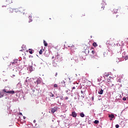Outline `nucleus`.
<instances>
[{
	"instance_id": "23",
	"label": "nucleus",
	"mask_w": 128,
	"mask_h": 128,
	"mask_svg": "<svg viewBox=\"0 0 128 128\" xmlns=\"http://www.w3.org/2000/svg\"><path fill=\"white\" fill-rule=\"evenodd\" d=\"M113 10L115 14H116L118 12V10L116 9H114Z\"/></svg>"
},
{
	"instance_id": "38",
	"label": "nucleus",
	"mask_w": 128,
	"mask_h": 128,
	"mask_svg": "<svg viewBox=\"0 0 128 128\" xmlns=\"http://www.w3.org/2000/svg\"><path fill=\"white\" fill-rule=\"evenodd\" d=\"M92 100H94V97H92Z\"/></svg>"
},
{
	"instance_id": "16",
	"label": "nucleus",
	"mask_w": 128,
	"mask_h": 128,
	"mask_svg": "<svg viewBox=\"0 0 128 128\" xmlns=\"http://www.w3.org/2000/svg\"><path fill=\"white\" fill-rule=\"evenodd\" d=\"M98 122H100V121H98V120H95L94 122V124H98Z\"/></svg>"
},
{
	"instance_id": "18",
	"label": "nucleus",
	"mask_w": 128,
	"mask_h": 128,
	"mask_svg": "<svg viewBox=\"0 0 128 128\" xmlns=\"http://www.w3.org/2000/svg\"><path fill=\"white\" fill-rule=\"evenodd\" d=\"M12 4V0H8V4Z\"/></svg>"
},
{
	"instance_id": "40",
	"label": "nucleus",
	"mask_w": 128,
	"mask_h": 128,
	"mask_svg": "<svg viewBox=\"0 0 128 128\" xmlns=\"http://www.w3.org/2000/svg\"><path fill=\"white\" fill-rule=\"evenodd\" d=\"M110 120H112V118H110Z\"/></svg>"
},
{
	"instance_id": "9",
	"label": "nucleus",
	"mask_w": 128,
	"mask_h": 128,
	"mask_svg": "<svg viewBox=\"0 0 128 128\" xmlns=\"http://www.w3.org/2000/svg\"><path fill=\"white\" fill-rule=\"evenodd\" d=\"M98 94H104V90L102 89L100 90H99L98 92Z\"/></svg>"
},
{
	"instance_id": "39",
	"label": "nucleus",
	"mask_w": 128,
	"mask_h": 128,
	"mask_svg": "<svg viewBox=\"0 0 128 128\" xmlns=\"http://www.w3.org/2000/svg\"><path fill=\"white\" fill-rule=\"evenodd\" d=\"M84 90H86V88L84 87Z\"/></svg>"
},
{
	"instance_id": "22",
	"label": "nucleus",
	"mask_w": 128,
	"mask_h": 128,
	"mask_svg": "<svg viewBox=\"0 0 128 128\" xmlns=\"http://www.w3.org/2000/svg\"><path fill=\"white\" fill-rule=\"evenodd\" d=\"M101 8H102V10H104V6H101Z\"/></svg>"
},
{
	"instance_id": "43",
	"label": "nucleus",
	"mask_w": 128,
	"mask_h": 128,
	"mask_svg": "<svg viewBox=\"0 0 128 128\" xmlns=\"http://www.w3.org/2000/svg\"><path fill=\"white\" fill-rule=\"evenodd\" d=\"M12 76H14V75H12Z\"/></svg>"
},
{
	"instance_id": "11",
	"label": "nucleus",
	"mask_w": 128,
	"mask_h": 128,
	"mask_svg": "<svg viewBox=\"0 0 128 128\" xmlns=\"http://www.w3.org/2000/svg\"><path fill=\"white\" fill-rule=\"evenodd\" d=\"M32 52H34V50H32V49H29V50H28V52H29V54H32V53H33Z\"/></svg>"
},
{
	"instance_id": "32",
	"label": "nucleus",
	"mask_w": 128,
	"mask_h": 128,
	"mask_svg": "<svg viewBox=\"0 0 128 128\" xmlns=\"http://www.w3.org/2000/svg\"><path fill=\"white\" fill-rule=\"evenodd\" d=\"M72 90H76V87H74V86L72 87Z\"/></svg>"
},
{
	"instance_id": "25",
	"label": "nucleus",
	"mask_w": 128,
	"mask_h": 128,
	"mask_svg": "<svg viewBox=\"0 0 128 128\" xmlns=\"http://www.w3.org/2000/svg\"><path fill=\"white\" fill-rule=\"evenodd\" d=\"M36 82L38 83V84H40V80H37Z\"/></svg>"
},
{
	"instance_id": "46",
	"label": "nucleus",
	"mask_w": 128,
	"mask_h": 128,
	"mask_svg": "<svg viewBox=\"0 0 128 128\" xmlns=\"http://www.w3.org/2000/svg\"><path fill=\"white\" fill-rule=\"evenodd\" d=\"M14 64V62H13V63H12V64Z\"/></svg>"
},
{
	"instance_id": "5",
	"label": "nucleus",
	"mask_w": 128,
	"mask_h": 128,
	"mask_svg": "<svg viewBox=\"0 0 128 128\" xmlns=\"http://www.w3.org/2000/svg\"><path fill=\"white\" fill-rule=\"evenodd\" d=\"M3 92H6V94H14V91L12 90V91H8V92H6V89H4Z\"/></svg>"
},
{
	"instance_id": "10",
	"label": "nucleus",
	"mask_w": 128,
	"mask_h": 128,
	"mask_svg": "<svg viewBox=\"0 0 128 128\" xmlns=\"http://www.w3.org/2000/svg\"><path fill=\"white\" fill-rule=\"evenodd\" d=\"M108 118H114V115L113 114H110L108 115Z\"/></svg>"
},
{
	"instance_id": "26",
	"label": "nucleus",
	"mask_w": 128,
	"mask_h": 128,
	"mask_svg": "<svg viewBox=\"0 0 128 128\" xmlns=\"http://www.w3.org/2000/svg\"><path fill=\"white\" fill-rule=\"evenodd\" d=\"M116 128H120V126L118 124H116Z\"/></svg>"
},
{
	"instance_id": "17",
	"label": "nucleus",
	"mask_w": 128,
	"mask_h": 128,
	"mask_svg": "<svg viewBox=\"0 0 128 128\" xmlns=\"http://www.w3.org/2000/svg\"><path fill=\"white\" fill-rule=\"evenodd\" d=\"M104 76H105L108 77V76H110V74H109L108 73L106 72V73L104 74Z\"/></svg>"
},
{
	"instance_id": "2",
	"label": "nucleus",
	"mask_w": 128,
	"mask_h": 128,
	"mask_svg": "<svg viewBox=\"0 0 128 128\" xmlns=\"http://www.w3.org/2000/svg\"><path fill=\"white\" fill-rule=\"evenodd\" d=\"M107 82L109 86H114V84H112V80L108 79Z\"/></svg>"
},
{
	"instance_id": "14",
	"label": "nucleus",
	"mask_w": 128,
	"mask_h": 128,
	"mask_svg": "<svg viewBox=\"0 0 128 128\" xmlns=\"http://www.w3.org/2000/svg\"><path fill=\"white\" fill-rule=\"evenodd\" d=\"M114 40V38H110V42H113Z\"/></svg>"
},
{
	"instance_id": "37",
	"label": "nucleus",
	"mask_w": 128,
	"mask_h": 128,
	"mask_svg": "<svg viewBox=\"0 0 128 128\" xmlns=\"http://www.w3.org/2000/svg\"><path fill=\"white\" fill-rule=\"evenodd\" d=\"M19 114H20V116H22V112H20Z\"/></svg>"
},
{
	"instance_id": "7",
	"label": "nucleus",
	"mask_w": 128,
	"mask_h": 128,
	"mask_svg": "<svg viewBox=\"0 0 128 128\" xmlns=\"http://www.w3.org/2000/svg\"><path fill=\"white\" fill-rule=\"evenodd\" d=\"M60 84L62 85V86H66V82H64V80H62V82H60Z\"/></svg>"
},
{
	"instance_id": "33",
	"label": "nucleus",
	"mask_w": 128,
	"mask_h": 128,
	"mask_svg": "<svg viewBox=\"0 0 128 128\" xmlns=\"http://www.w3.org/2000/svg\"><path fill=\"white\" fill-rule=\"evenodd\" d=\"M65 100H68V97H66Z\"/></svg>"
},
{
	"instance_id": "30",
	"label": "nucleus",
	"mask_w": 128,
	"mask_h": 128,
	"mask_svg": "<svg viewBox=\"0 0 128 128\" xmlns=\"http://www.w3.org/2000/svg\"><path fill=\"white\" fill-rule=\"evenodd\" d=\"M92 54H94V50H92Z\"/></svg>"
},
{
	"instance_id": "6",
	"label": "nucleus",
	"mask_w": 128,
	"mask_h": 128,
	"mask_svg": "<svg viewBox=\"0 0 128 128\" xmlns=\"http://www.w3.org/2000/svg\"><path fill=\"white\" fill-rule=\"evenodd\" d=\"M71 116L73 118H76V112H72Z\"/></svg>"
},
{
	"instance_id": "31",
	"label": "nucleus",
	"mask_w": 128,
	"mask_h": 128,
	"mask_svg": "<svg viewBox=\"0 0 128 128\" xmlns=\"http://www.w3.org/2000/svg\"><path fill=\"white\" fill-rule=\"evenodd\" d=\"M29 18H30V20H31L32 19V16H29Z\"/></svg>"
},
{
	"instance_id": "44",
	"label": "nucleus",
	"mask_w": 128,
	"mask_h": 128,
	"mask_svg": "<svg viewBox=\"0 0 128 128\" xmlns=\"http://www.w3.org/2000/svg\"><path fill=\"white\" fill-rule=\"evenodd\" d=\"M34 122H36V120H34Z\"/></svg>"
},
{
	"instance_id": "45",
	"label": "nucleus",
	"mask_w": 128,
	"mask_h": 128,
	"mask_svg": "<svg viewBox=\"0 0 128 128\" xmlns=\"http://www.w3.org/2000/svg\"><path fill=\"white\" fill-rule=\"evenodd\" d=\"M122 44H124V42H122Z\"/></svg>"
},
{
	"instance_id": "41",
	"label": "nucleus",
	"mask_w": 128,
	"mask_h": 128,
	"mask_svg": "<svg viewBox=\"0 0 128 128\" xmlns=\"http://www.w3.org/2000/svg\"><path fill=\"white\" fill-rule=\"evenodd\" d=\"M26 118V117L24 116V120Z\"/></svg>"
},
{
	"instance_id": "28",
	"label": "nucleus",
	"mask_w": 128,
	"mask_h": 128,
	"mask_svg": "<svg viewBox=\"0 0 128 128\" xmlns=\"http://www.w3.org/2000/svg\"><path fill=\"white\" fill-rule=\"evenodd\" d=\"M122 100H126V98L124 97L122 98Z\"/></svg>"
},
{
	"instance_id": "24",
	"label": "nucleus",
	"mask_w": 128,
	"mask_h": 128,
	"mask_svg": "<svg viewBox=\"0 0 128 128\" xmlns=\"http://www.w3.org/2000/svg\"><path fill=\"white\" fill-rule=\"evenodd\" d=\"M126 60H128V55L126 56L124 58Z\"/></svg>"
},
{
	"instance_id": "36",
	"label": "nucleus",
	"mask_w": 128,
	"mask_h": 128,
	"mask_svg": "<svg viewBox=\"0 0 128 128\" xmlns=\"http://www.w3.org/2000/svg\"><path fill=\"white\" fill-rule=\"evenodd\" d=\"M32 22V20H30L29 21V22Z\"/></svg>"
},
{
	"instance_id": "27",
	"label": "nucleus",
	"mask_w": 128,
	"mask_h": 128,
	"mask_svg": "<svg viewBox=\"0 0 128 128\" xmlns=\"http://www.w3.org/2000/svg\"><path fill=\"white\" fill-rule=\"evenodd\" d=\"M54 88H58V84H54Z\"/></svg>"
},
{
	"instance_id": "42",
	"label": "nucleus",
	"mask_w": 128,
	"mask_h": 128,
	"mask_svg": "<svg viewBox=\"0 0 128 128\" xmlns=\"http://www.w3.org/2000/svg\"><path fill=\"white\" fill-rule=\"evenodd\" d=\"M54 58V56H52V58Z\"/></svg>"
},
{
	"instance_id": "21",
	"label": "nucleus",
	"mask_w": 128,
	"mask_h": 128,
	"mask_svg": "<svg viewBox=\"0 0 128 128\" xmlns=\"http://www.w3.org/2000/svg\"><path fill=\"white\" fill-rule=\"evenodd\" d=\"M40 54H42V50H40L39 52Z\"/></svg>"
},
{
	"instance_id": "29",
	"label": "nucleus",
	"mask_w": 128,
	"mask_h": 128,
	"mask_svg": "<svg viewBox=\"0 0 128 128\" xmlns=\"http://www.w3.org/2000/svg\"><path fill=\"white\" fill-rule=\"evenodd\" d=\"M85 90H81V94H84V92Z\"/></svg>"
},
{
	"instance_id": "1",
	"label": "nucleus",
	"mask_w": 128,
	"mask_h": 128,
	"mask_svg": "<svg viewBox=\"0 0 128 128\" xmlns=\"http://www.w3.org/2000/svg\"><path fill=\"white\" fill-rule=\"evenodd\" d=\"M14 10L15 12H20V14H26V9L24 8H14Z\"/></svg>"
},
{
	"instance_id": "20",
	"label": "nucleus",
	"mask_w": 128,
	"mask_h": 128,
	"mask_svg": "<svg viewBox=\"0 0 128 128\" xmlns=\"http://www.w3.org/2000/svg\"><path fill=\"white\" fill-rule=\"evenodd\" d=\"M2 96H4V94L0 92V98H2Z\"/></svg>"
},
{
	"instance_id": "12",
	"label": "nucleus",
	"mask_w": 128,
	"mask_h": 128,
	"mask_svg": "<svg viewBox=\"0 0 128 128\" xmlns=\"http://www.w3.org/2000/svg\"><path fill=\"white\" fill-rule=\"evenodd\" d=\"M62 98H60L59 100H58V104H62Z\"/></svg>"
},
{
	"instance_id": "35",
	"label": "nucleus",
	"mask_w": 128,
	"mask_h": 128,
	"mask_svg": "<svg viewBox=\"0 0 128 128\" xmlns=\"http://www.w3.org/2000/svg\"><path fill=\"white\" fill-rule=\"evenodd\" d=\"M86 16L84 14H82V16Z\"/></svg>"
},
{
	"instance_id": "3",
	"label": "nucleus",
	"mask_w": 128,
	"mask_h": 128,
	"mask_svg": "<svg viewBox=\"0 0 128 128\" xmlns=\"http://www.w3.org/2000/svg\"><path fill=\"white\" fill-rule=\"evenodd\" d=\"M58 110V106H54V108H52L51 110V112L54 114Z\"/></svg>"
},
{
	"instance_id": "13",
	"label": "nucleus",
	"mask_w": 128,
	"mask_h": 128,
	"mask_svg": "<svg viewBox=\"0 0 128 128\" xmlns=\"http://www.w3.org/2000/svg\"><path fill=\"white\" fill-rule=\"evenodd\" d=\"M92 46H94V48H96V46H98V44H96V42H94L92 44Z\"/></svg>"
},
{
	"instance_id": "34",
	"label": "nucleus",
	"mask_w": 128,
	"mask_h": 128,
	"mask_svg": "<svg viewBox=\"0 0 128 128\" xmlns=\"http://www.w3.org/2000/svg\"><path fill=\"white\" fill-rule=\"evenodd\" d=\"M58 76V72H56V73L55 76Z\"/></svg>"
},
{
	"instance_id": "47",
	"label": "nucleus",
	"mask_w": 128,
	"mask_h": 128,
	"mask_svg": "<svg viewBox=\"0 0 128 128\" xmlns=\"http://www.w3.org/2000/svg\"><path fill=\"white\" fill-rule=\"evenodd\" d=\"M116 18H118V16H116Z\"/></svg>"
},
{
	"instance_id": "8",
	"label": "nucleus",
	"mask_w": 128,
	"mask_h": 128,
	"mask_svg": "<svg viewBox=\"0 0 128 128\" xmlns=\"http://www.w3.org/2000/svg\"><path fill=\"white\" fill-rule=\"evenodd\" d=\"M48 96H50V98H54V94L52 93V92L48 93Z\"/></svg>"
},
{
	"instance_id": "4",
	"label": "nucleus",
	"mask_w": 128,
	"mask_h": 128,
	"mask_svg": "<svg viewBox=\"0 0 128 128\" xmlns=\"http://www.w3.org/2000/svg\"><path fill=\"white\" fill-rule=\"evenodd\" d=\"M7 12H8V14H12V12H14V9L10 8H8L7 10Z\"/></svg>"
},
{
	"instance_id": "15",
	"label": "nucleus",
	"mask_w": 128,
	"mask_h": 128,
	"mask_svg": "<svg viewBox=\"0 0 128 128\" xmlns=\"http://www.w3.org/2000/svg\"><path fill=\"white\" fill-rule=\"evenodd\" d=\"M44 44L45 46H48V43L45 40H44Z\"/></svg>"
},
{
	"instance_id": "19",
	"label": "nucleus",
	"mask_w": 128,
	"mask_h": 128,
	"mask_svg": "<svg viewBox=\"0 0 128 128\" xmlns=\"http://www.w3.org/2000/svg\"><path fill=\"white\" fill-rule=\"evenodd\" d=\"M80 116H81V118H84V113H80Z\"/></svg>"
}]
</instances>
